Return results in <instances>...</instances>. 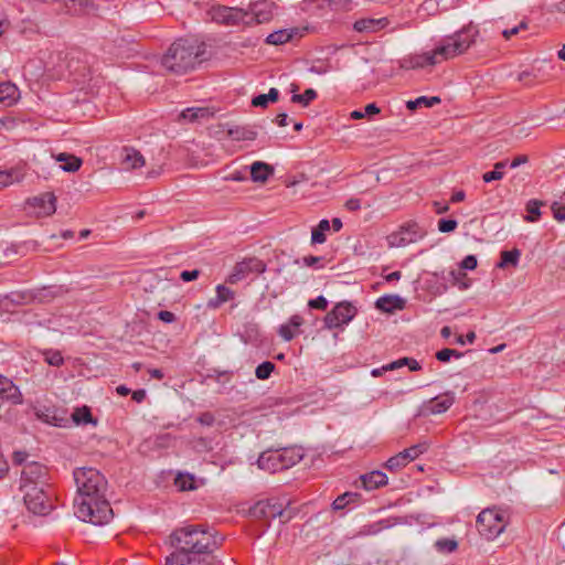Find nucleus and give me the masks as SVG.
<instances>
[{
	"instance_id": "f257e3e1",
	"label": "nucleus",
	"mask_w": 565,
	"mask_h": 565,
	"mask_svg": "<svg viewBox=\"0 0 565 565\" xmlns=\"http://www.w3.org/2000/svg\"><path fill=\"white\" fill-rule=\"evenodd\" d=\"M222 539L204 525H186L174 530L170 544L174 548L166 557V565H214L213 552Z\"/></svg>"
},
{
	"instance_id": "f03ea898",
	"label": "nucleus",
	"mask_w": 565,
	"mask_h": 565,
	"mask_svg": "<svg viewBox=\"0 0 565 565\" xmlns=\"http://www.w3.org/2000/svg\"><path fill=\"white\" fill-rule=\"evenodd\" d=\"M74 480L77 487V497L74 501L75 515L95 525L108 523L113 518V510L106 500L107 480L95 468H77L74 470Z\"/></svg>"
},
{
	"instance_id": "7ed1b4c3",
	"label": "nucleus",
	"mask_w": 565,
	"mask_h": 565,
	"mask_svg": "<svg viewBox=\"0 0 565 565\" xmlns=\"http://www.w3.org/2000/svg\"><path fill=\"white\" fill-rule=\"evenodd\" d=\"M478 33L473 26L463 28L455 34L441 39L434 50L402 58L399 65L405 70H417L454 58L466 53L475 44Z\"/></svg>"
},
{
	"instance_id": "20e7f679",
	"label": "nucleus",
	"mask_w": 565,
	"mask_h": 565,
	"mask_svg": "<svg viewBox=\"0 0 565 565\" xmlns=\"http://www.w3.org/2000/svg\"><path fill=\"white\" fill-rule=\"evenodd\" d=\"M204 53L202 45L194 41L179 39L161 58L162 66L177 74H183L193 70L201 63V55Z\"/></svg>"
},
{
	"instance_id": "39448f33",
	"label": "nucleus",
	"mask_w": 565,
	"mask_h": 565,
	"mask_svg": "<svg viewBox=\"0 0 565 565\" xmlns=\"http://www.w3.org/2000/svg\"><path fill=\"white\" fill-rule=\"evenodd\" d=\"M303 458V450L299 447H285L281 449H267L263 451L256 463L260 470L269 473L287 470Z\"/></svg>"
},
{
	"instance_id": "423d86ee",
	"label": "nucleus",
	"mask_w": 565,
	"mask_h": 565,
	"mask_svg": "<svg viewBox=\"0 0 565 565\" xmlns=\"http://www.w3.org/2000/svg\"><path fill=\"white\" fill-rule=\"evenodd\" d=\"M288 500L267 499L256 502L250 509L249 514L255 519L271 520L281 518L282 522L289 521L294 516V512L287 510Z\"/></svg>"
},
{
	"instance_id": "0eeeda50",
	"label": "nucleus",
	"mask_w": 565,
	"mask_h": 565,
	"mask_svg": "<svg viewBox=\"0 0 565 565\" xmlns=\"http://www.w3.org/2000/svg\"><path fill=\"white\" fill-rule=\"evenodd\" d=\"M507 526L504 513L497 509H484L477 516V529L481 536L493 540L500 535Z\"/></svg>"
},
{
	"instance_id": "6e6552de",
	"label": "nucleus",
	"mask_w": 565,
	"mask_h": 565,
	"mask_svg": "<svg viewBox=\"0 0 565 565\" xmlns=\"http://www.w3.org/2000/svg\"><path fill=\"white\" fill-rule=\"evenodd\" d=\"M46 487L47 486H32L31 483L20 486L24 504L33 514L45 515L52 509L50 497L45 490Z\"/></svg>"
},
{
	"instance_id": "1a4fd4ad",
	"label": "nucleus",
	"mask_w": 565,
	"mask_h": 565,
	"mask_svg": "<svg viewBox=\"0 0 565 565\" xmlns=\"http://www.w3.org/2000/svg\"><path fill=\"white\" fill-rule=\"evenodd\" d=\"M212 21L225 25H239L247 21V11L233 7L214 6L207 11Z\"/></svg>"
},
{
	"instance_id": "9d476101",
	"label": "nucleus",
	"mask_w": 565,
	"mask_h": 565,
	"mask_svg": "<svg viewBox=\"0 0 565 565\" xmlns=\"http://www.w3.org/2000/svg\"><path fill=\"white\" fill-rule=\"evenodd\" d=\"M425 231L415 222H408L392 233L387 239L392 247H403L423 238Z\"/></svg>"
},
{
	"instance_id": "9b49d317",
	"label": "nucleus",
	"mask_w": 565,
	"mask_h": 565,
	"mask_svg": "<svg viewBox=\"0 0 565 565\" xmlns=\"http://www.w3.org/2000/svg\"><path fill=\"white\" fill-rule=\"evenodd\" d=\"M356 315V308L348 301L339 302L324 317V324L328 329L341 328L348 324Z\"/></svg>"
},
{
	"instance_id": "f8f14e48",
	"label": "nucleus",
	"mask_w": 565,
	"mask_h": 565,
	"mask_svg": "<svg viewBox=\"0 0 565 565\" xmlns=\"http://www.w3.org/2000/svg\"><path fill=\"white\" fill-rule=\"evenodd\" d=\"M275 3L269 0H258L249 6L247 11V21L245 25L265 23L271 20L274 15Z\"/></svg>"
},
{
	"instance_id": "ddd939ff",
	"label": "nucleus",
	"mask_w": 565,
	"mask_h": 565,
	"mask_svg": "<svg viewBox=\"0 0 565 565\" xmlns=\"http://www.w3.org/2000/svg\"><path fill=\"white\" fill-rule=\"evenodd\" d=\"M266 269V265L256 258L245 259L241 263H237L233 268V271L230 274L227 281L230 284H236L248 277L252 273L262 274Z\"/></svg>"
},
{
	"instance_id": "4468645a",
	"label": "nucleus",
	"mask_w": 565,
	"mask_h": 565,
	"mask_svg": "<svg viewBox=\"0 0 565 565\" xmlns=\"http://www.w3.org/2000/svg\"><path fill=\"white\" fill-rule=\"evenodd\" d=\"M47 469L43 465L32 461L24 465L21 471L20 486L31 483L32 486H47Z\"/></svg>"
},
{
	"instance_id": "2eb2a0df",
	"label": "nucleus",
	"mask_w": 565,
	"mask_h": 565,
	"mask_svg": "<svg viewBox=\"0 0 565 565\" xmlns=\"http://www.w3.org/2000/svg\"><path fill=\"white\" fill-rule=\"evenodd\" d=\"M56 198L53 193H43L28 200V205L38 216H50L56 211Z\"/></svg>"
},
{
	"instance_id": "dca6fc26",
	"label": "nucleus",
	"mask_w": 565,
	"mask_h": 565,
	"mask_svg": "<svg viewBox=\"0 0 565 565\" xmlns=\"http://www.w3.org/2000/svg\"><path fill=\"white\" fill-rule=\"evenodd\" d=\"M390 25V20L382 18H361L353 24V29L360 33H375Z\"/></svg>"
},
{
	"instance_id": "f3484780",
	"label": "nucleus",
	"mask_w": 565,
	"mask_h": 565,
	"mask_svg": "<svg viewBox=\"0 0 565 565\" xmlns=\"http://www.w3.org/2000/svg\"><path fill=\"white\" fill-rule=\"evenodd\" d=\"M214 110L210 107H189L178 115L179 122H200L214 116Z\"/></svg>"
},
{
	"instance_id": "a211bd4d",
	"label": "nucleus",
	"mask_w": 565,
	"mask_h": 565,
	"mask_svg": "<svg viewBox=\"0 0 565 565\" xmlns=\"http://www.w3.org/2000/svg\"><path fill=\"white\" fill-rule=\"evenodd\" d=\"M0 397L3 401L11 402L14 405L23 403V396L19 387L13 382L0 374Z\"/></svg>"
},
{
	"instance_id": "6ab92c4d",
	"label": "nucleus",
	"mask_w": 565,
	"mask_h": 565,
	"mask_svg": "<svg viewBox=\"0 0 565 565\" xmlns=\"http://www.w3.org/2000/svg\"><path fill=\"white\" fill-rule=\"evenodd\" d=\"M455 403V394L446 392L443 395L431 398L425 406L429 414H443L447 412Z\"/></svg>"
},
{
	"instance_id": "aec40b11",
	"label": "nucleus",
	"mask_w": 565,
	"mask_h": 565,
	"mask_svg": "<svg viewBox=\"0 0 565 565\" xmlns=\"http://www.w3.org/2000/svg\"><path fill=\"white\" fill-rule=\"evenodd\" d=\"M226 129L227 136L234 141H253L257 137V131L252 126H230L222 125Z\"/></svg>"
},
{
	"instance_id": "412c9836",
	"label": "nucleus",
	"mask_w": 565,
	"mask_h": 565,
	"mask_svg": "<svg viewBox=\"0 0 565 565\" xmlns=\"http://www.w3.org/2000/svg\"><path fill=\"white\" fill-rule=\"evenodd\" d=\"M360 479L365 490H374L387 484V476L380 470L362 475Z\"/></svg>"
},
{
	"instance_id": "4be33fe9",
	"label": "nucleus",
	"mask_w": 565,
	"mask_h": 565,
	"mask_svg": "<svg viewBox=\"0 0 565 565\" xmlns=\"http://www.w3.org/2000/svg\"><path fill=\"white\" fill-rule=\"evenodd\" d=\"M404 299L395 295L382 296L375 302L376 308L384 312H393L395 310H401L404 308Z\"/></svg>"
},
{
	"instance_id": "5701e85b",
	"label": "nucleus",
	"mask_w": 565,
	"mask_h": 565,
	"mask_svg": "<svg viewBox=\"0 0 565 565\" xmlns=\"http://www.w3.org/2000/svg\"><path fill=\"white\" fill-rule=\"evenodd\" d=\"M20 98L19 88L11 82L0 83V103L12 106Z\"/></svg>"
},
{
	"instance_id": "b1692460",
	"label": "nucleus",
	"mask_w": 565,
	"mask_h": 565,
	"mask_svg": "<svg viewBox=\"0 0 565 565\" xmlns=\"http://www.w3.org/2000/svg\"><path fill=\"white\" fill-rule=\"evenodd\" d=\"M121 161L126 169H137L145 166L142 154L132 148L122 149Z\"/></svg>"
},
{
	"instance_id": "393cba45",
	"label": "nucleus",
	"mask_w": 565,
	"mask_h": 565,
	"mask_svg": "<svg viewBox=\"0 0 565 565\" xmlns=\"http://www.w3.org/2000/svg\"><path fill=\"white\" fill-rule=\"evenodd\" d=\"M274 173V168L263 161H255L250 166V178L254 182H266Z\"/></svg>"
},
{
	"instance_id": "a878e982",
	"label": "nucleus",
	"mask_w": 565,
	"mask_h": 565,
	"mask_svg": "<svg viewBox=\"0 0 565 565\" xmlns=\"http://www.w3.org/2000/svg\"><path fill=\"white\" fill-rule=\"evenodd\" d=\"M298 32L299 30L296 28L274 31L266 38V43L271 45L285 44L288 41H290L296 34H298Z\"/></svg>"
},
{
	"instance_id": "bb28decb",
	"label": "nucleus",
	"mask_w": 565,
	"mask_h": 565,
	"mask_svg": "<svg viewBox=\"0 0 565 565\" xmlns=\"http://www.w3.org/2000/svg\"><path fill=\"white\" fill-rule=\"evenodd\" d=\"M56 161L63 162L61 169L66 172H76L82 166V159L66 152L58 153Z\"/></svg>"
},
{
	"instance_id": "cd10ccee",
	"label": "nucleus",
	"mask_w": 565,
	"mask_h": 565,
	"mask_svg": "<svg viewBox=\"0 0 565 565\" xmlns=\"http://www.w3.org/2000/svg\"><path fill=\"white\" fill-rule=\"evenodd\" d=\"M330 222L326 218L321 220L311 231V244H323L327 239L326 233L330 231Z\"/></svg>"
},
{
	"instance_id": "c85d7f7f",
	"label": "nucleus",
	"mask_w": 565,
	"mask_h": 565,
	"mask_svg": "<svg viewBox=\"0 0 565 565\" xmlns=\"http://www.w3.org/2000/svg\"><path fill=\"white\" fill-rule=\"evenodd\" d=\"M359 499L360 494L356 492H344L332 502V509L334 511L344 510L350 504L356 503Z\"/></svg>"
},
{
	"instance_id": "c756f323",
	"label": "nucleus",
	"mask_w": 565,
	"mask_h": 565,
	"mask_svg": "<svg viewBox=\"0 0 565 565\" xmlns=\"http://www.w3.org/2000/svg\"><path fill=\"white\" fill-rule=\"evenodd\" d=\"M279 90L275 87H271L267 94H260L252 99V105L254 107H263L266 108L269 103H275L278 100Z\"/></svg>"
},
{
	"instance_id": "7c9ffc66",
	"label": "nucleus",
	"mask_w": 565,
	"mask_h": 565,
	"mask_svg": "<svg viewBox=\"0 0 565 565\" xmlns=\"http://www.w3.org/2000/svg\"><path fill=\"white\" fill-rule=\"evenodd\" d=\"M24 173L20 169L0 171V186H9L23 180Z\"/></svg>"
},
{
	"instance_id": "2f4dec72",
	"label": "nucleus",
	"mask_w": 565,
	"mask_h": 565,
	"mask_svg": "<svg viewBox=\"0 0 565 565\" xmlns=\"http://www.w3.org/2000/svg\"><path fill=\"white\" fill-rule=\"evenodd\" d=\"M402 366H408L411 371H419L422 370L420 363L413 359V358H402L396 361H393L388 363L387 365H384L383 369L386 371H393L396 369H399Z\"/></svg>"
},
{
	"instance_id": "473e14b6",
	"label": "nucleus",
	"mask_w": 565,
	"mask_h": 565,
	"mask_svg": "<svg viewBox=\"0 0 565 565\" xmlns=\"http://www.w3.org/2000/svg\"><path fill=\"white\" fill-rule=\"evenodd\" d=\"M521 252L518 248L511 250H503L501 253V260L498 263V268H505L508 266L516 267L520 260Z\"/></svg>"
},
{
	"instance_id": "72a5a7b5",
	"label": "nucleus",
	"mask_w": 565,
	"mask_h": 565,
	"mask_svg": "<svg viewBox=\"0 0 565 565\" xmlns=\"http://www.w3.org/2000/svg\"><path fill=\"white\" fill-rule=\"evenodd\" d=\"M233 298H234V292L230 288H227L223 285H218L216 287V297L209 301V307L217 308L222 303H224L228 300H232Z\"/></svg>"
},
{
	"instance_id": "f704fd0d",
	"label": "nucleus",
	"mask_w": 565,
	"mask_h": 565,
	"mask_svg": "<svg viewBox=\"0 0 565 565\" xmlns=\"http://www.w3.org/2000/svg\"><path fill=\"white\" fill-rule=\"evenodd\" d=\"M440 102H441V99L438 96H431V97L420 96L414 100H408L406 103V107L409 110H415L418 107H423V106L430 108V107H434L435 105H438Z\"/></svg>"
},
{
	"instance_id": "c9c22d12",
	"label": "nucleus",
	"mask_w": 565,
	"mask_h": 565,
	"mask_svg": "<svg viewBox=\"0 0 565 565\" xmlns=\"http://www.w3.org/2000/svg\"><path fill=\"white\" fill-rule=\"evenodd\" d=\"M388 527H391V524L388 523V521L382 520V521H379V522H374V523H371V524L363 525L359 530V535L360 536L376 535L380 532H382L384 529H388Z\"/></svg>"
},
{
	"instance_id": "e433bc0d",
	"label": "nucleus",
	"mask_w": 565,
	"mask_h": 565,
	"mask_svg": "<svg viewBox=\"0 0 565 565\" xmlns=\"http://www.w3.org/2000/svg\"><path fill=\"white\" fill-rule=\"evenodd\" d=\"M174 484L180 491H189L196 488L195 479L190 473H179L175 477Z\"/></svg>"
},
{
	"instance_id": "4c0bfd02",
	"label": "nucleus",
	"mask_w": 565,
	"mask_h": 565,
	"mask_svg": "<svg viewBox=\"0 0 565 565\" xmlns=\"http://www.w3.org/2000/svg\"><path fill=\"white\" fill-rule=\"evenodd\" d=\"M437 552L441 554H450L458 548V542L455 539L441 537L434 543Z\"/></svg>"
},
{
	"instance_id": "58836bf2",
	"label": "nucleus",
	"mask_w": 565,
	"mask_h": 565,
	"mask_svg": "<svg viewBox=\"0 0 565 565\" xmlns=\"http://www.w3.org/2000/svg\"><path fill=\"white\" fill-rule=\"evenodd\" d=\"M72 419L77 425L95 423L90 409L87 406L76 408L72 414Z\"/></svg>"
},
{
	"instance_id": "ea45409f",
	"label": "nucleus",
	"mask_w": 565,
	"mask_h": 565,
	"mask_svg": "<svg viewBox=\"0 0 565 565\" xmlns=\"http://www.w3.org/2000/svg\"><path fill=\"white\" fill-rule=\"evenodd\" d=\"M508 161H499L494 164V170L491 172H486L482 175V179L486 183L501 180L503 178V170L508 167Z\"/></svg>"
},
{
	"instance_id": "a19ab883",
	"label": "nucleus",
	"mask_w": 565,
	"mask_h": 565,
	"mask_svg": "<svg viewBox=\"0 0 565 565\" xmlns=\"http://www.w3.org/2000/svg\"><path fill=\"white\" fill-rule=\"evenodd\" d=\"M316 98L317 92L313 88H308L303 92V94H294L291 96V102L306 107Z\"/></svg>"
},
{
	"instance_id": "79ce46f5",
	"label": "nucleus",
	"mask_w": 565,
	"mask_h": 565,
	"mask_svg": "<svg viewBox=\"0 0 565 565\" xmlns=\"http://www.w3.org/2000/svg\"><path fill=\"white\" fill-rule=\"evenodd\" d=\"M542 202L537 200H530L526 204L527 215L524 217L526 222H536L541 215Z\"/></svg>"
},
{
	"instance_id": "37998d69",
	"label": "nucleus",
	"mask_w": 565,
	"mask_h": 565,
	"mask_svg": "<svg viewBox=\"0 0 565 565\" xmlns=\"http://www.w3.org/2000/svg\"><path fill=\"white\" fill-rule=\"evenodd\" d=\"M427 450L426 444H417L402 451L404 459L409 463Z\"/></svg>"
},
{
	"instance_id": "c03bdc74",
	"label": "nucleus",
	"mask_w": 565,
	"mask_h": 565,
	"mask_svg": "<svg viewBox=\"0 0 565 565\" xmlns=\"http://www.w3.org/2000/svg\"><path fill=\"white\" fill-rule=\"evenodd\" d=\"M274 370L275 364L270 361H265L256 367L255 375L258 380H267L269 379Z\"/></svg>"
},
{
	"instance_id": "a18cd8bd",
	"label": "nucleus",
	"mask_w": 565,
	"mask_h": 565,
	"mask_svg": "<svg viewBox=\"0 0 565 565\" xmlns=\"http://www.w3.org/2000/svg\"><path fill=\"white\" fill-rule=\"evenodd\" d=\"M407 465H408V462H407V460L404 459L402 451L398 452L397 455L391 457L385 463L386 468L391 471H397Z\"/></svg>"
},
{
	"instance_id": "49530a36",
	"label": "nucleus",
	"mask_w": 565,
	"mask_h": 565,
	"mask_svg": "<svg viewBox=\"0 0 565 565\" xmlns=\"http://www.w3.org/2000/svg\"><path fill=\"white\" fill-rule=\"evenodd\" d=\"M44 360L52 366H61L64 363V359L60 351L47 350L44 352Z\"/></svg>"
},
{
	"instance_id": "de8ad7c7",
	"label": "nucleus",
	"mask_w": 565,
	"mask_h": 565,
	"mask_svg": "<svg viewBox=\"0 0 565 565\" xmlns=\"http://www.w3.org/2000/svg\"><path fill=\"white\" fill-rule=\"evenodd\" d=\"M462 353L454 349H443L436 353V359L440 362H449L451 358L459 359Z\"/></svg>"
},
{
	"instance_id": "09e8293b",
	"label": "nucleus",
	"mask_w": 565,
	"mask_h": 565,
	"mask_svg": "<svg viewBox=\"0 0 565 565\" xmlns=\"http://www.w3.org/2000/svg\"><path fill=\"white\" fill-rule=\"evenodd\" d=\"M529 24L525 20H522L518 25L511 28V29H504L502 30V35L505 40L511 39L513 35H516L522 30H527Z\"/></svg>"
},
{
	"instance_id": "8fccbe9b",
	"label": "nucleus",
	"mask_w": 565,
	"mask_h": 565,
	"mask_svg": "<svg viewBox=\"0 0 565 565\" xmlns=\"http://www.w3.org/2000/svg\"><path fill=\"white\" fill-rule=\"evenodd\" d=\"M458 226V222L456 220H450V218H441L439 220L438 222V230L441 232V233H449V232H452L457 228Z\"/></svg>"
},
{
	"instance_id": "3c124183",
	"label": "nucleus",
	"mask_w": 565,
	"mask_h": 565,
	"mask_svg": "<svg viewBox=\"0 0 565 565\" xmlns=\"http://www.w3.org/2000/svg\"><path fill=\"white\" fill-rule=\"evenodd\" d=\"M352 0H328L327 4L332 10H350Z\"/></svg>"
},
{
	"instance_id": "603ef678",
	"label": "nucleus",
	"mask_w": 565,
	"mask_h": 565,
	"mask_svg": "<svg viewBox=\"0 0 565 565\" xmlns=\"http://www.w3.org/2000/svg\"><path fill=\"white\" fill-rule=\"evenodd\" d=\"M297 334V330H295L292 327H290V324L286 323V324H282L280 326L279 328V335L285 340V341H290L292 340Z\"/></svg>"
},
{
	"instance_id": "864d4df0",
	"label": "nucleus",
	"mask_w": 565,
	"mask_h": 565,
	"mask_svg": "<svg viewBox=\"0 0 565 565\" xmlns=\"http://www.w3.org/2000/svg\"><path fill=\"white\" fill-rule=\"evenodd\" d=\"M551 210L553 212V216L558 222L565 221V205L554 202L551 206Z\"/></svg>"
},
{
	"instance_id": "5fc2aeb1",
	"label": "nucleus",
	"mask_w": 565,
	"mask_h": 565,
	"mask_svg": "<svg viewBox=\"0 0 565 565\" xmlns=\"http://www.w3.org/2000/svg\"><path fill=\"white\" fill-rule=\"evenodd\" d=\"M308 306L311 309L326 310L328 307V300L323 296H318L315 299H310Z\"/></svg>"
},
{
	"instance_id": "6e6d98bb",
	"label": "nucleus",
	"mask_w": 565,
	"mask_h": 565,
	"mask_svg": "<svg viewBox=\"0 0 565 565\" xmlns=\"http://www.w3.org/2000/svg\"><path fill=\"white\" fill-rule=\"evenodd\" d=\"M478 265L475 255H468L460 262V268L465 270H473Z\"/></svg>"
},
{
	"instance_id": "4d7b16f0",
	"label": "nucleus",
	"mask_w": 565,
	"mask_h": 565,
	"mask_svg": "<svg viewBox=\"0 0 565 565\" xmlns=\"http://www.w3.org/2000/svg\"><path fill=\"white\" fill-rule=\"evenodd\" d=\"M38 417L44 423L52 424L54 426H61L62 419H57L55 415H50L49 413H36Z\"/></svg>"
},
{
	"instance_id": "13d9d810",
	"label": "nucleus",
	"mask_w": 565,
	"mask_h": 565,
	"mask_svg": "<svg viewBox=\"0 0 565 565\" xmlns=\"http://www.w3.org/2000/svg\"><path fill=\"white\" fill-rule=\"evenodd\" d=\"M322 258L318 256H306L301 259V264L307 267L318 266L321 267Z\"/></svg>"
},
{
	"instance_id": "bf43d9fd",
	"label": "nucleus",
	"mask_w": 565,
	"mask_h": 565,
	"mask_svg": "<svg viewBox=\"0 0 565 565\" xmlns=\"http://www.w3.org/2000/svg\"><path fill=\"white\" fill-rule=\"evenodd\" d=\"M200 275V271L198 269H193V270H183L180 275L181 279L183 281H192L194 279H196Z\"/></svg>"
},
{
	"instance_id": "052dcab7",
	"label": "nucleus",
	"mask_w": 565,
	"mask_h": 565,
	"mask_svg": "<svg viewBox=\"0 0 565 565\" xmlns=\"http://www.w3.org/2000/svg\"><path fill=\"white\" fill-rule=\"evenodd\" d=\"M475 339H476V333L473 331H470L466 334V337L458 335L456 339V342L463 345L466 342L473 343Z\"/></svg>"
},
{
	"instance_id": "680f3d73",
	"label": "nucleus",
	"mask_w": 565,
	"mask_h": 565,
	"mask_svg": "<svg viewBox=\"0 0 565 565\" xmlns=\"http://www.w3.org/2000/svg\"><path fill=\"white\" fill-rule=\"evenodd\" d=\"M158 318L167 323H171L175 320V316L171 311L162 310L158 313Z\"/></svg>"
},
{
	"instance_id": "e2e57ef3",
	"label": "nucleus",
	"mask_w": 565,
	"mask_h": 565,
	"mask_svg": "<svg viewBox=\"0 0 565 565\" xmlns=\"http://www.w3.org/2000/svg\"><path fill=\"white\" fill-rule=\"evenodd\" d=\"M527 160H529L527 156H524V154L518 156V157H515V158L510 162L509 167H510L511 169H515V168H518L519 166L526 163V162H527Z\"/></svg>"
},
{
	"instance_id": "0e129e2a",
	"label": "nucleus",
	"mask_w": 565,
	"mask_h": 565,
	"mask_svg": "<svg viewBox=\"0 0 565 565\" xmlns=\"http://www.w3.org/2000/svg\"><path fill=\"white\" fill-rule=\"evenodd\" d=\"M345 207L350 211H358L361 209V202L359 199L351 198L345 202Z\"/></svg>"
},
{
	"instance_id": "69168bd1",
	"label": "nucleus",
	"mask_w": 565,
	"mask_h": 565,
	"mask_svg": "<svg viewBox=\"0 0 565 565\" xmlns=\"http://www.w3.org/2000/svg\"><path fill=\"white\" fill-rule=\"evenodd\" d=\"M380 113V108L376 106V104L374 103H371V104H367L364 108V114H365V117L366 116H372V115H376Z\"/></svg>"
},
{
	"instance_id": "338daca9",
	"label": "nucleus",
	"mask_w": 565,
	"mask_h": 565,
	"mask_svg": "<svg viewBox=\"0 0 565 565\" xmlns=\"http://www.w3.org/2000/svg\"><path fill=\"white\" fill-rule=\"evenodd\" d=\"M302 323L303 319L298 315L292 316L288 321V324H290L295 330H297Z\"/></svg>"
},
{
	"instance_id": "774afa93",
	"label": "nucleus",
	"mask_w": 565,
	"mask_h": 565,
	"mask_svg": "<svg viewBox=\"0 0 565 565\" xmlns=\"http://www.w3.org/2000/svg\"><path fill=\"white\" fill-rule=\"evenodd\" d=\"M146 391L145 390H137L132 392V399L137 403H141L146 398Z\"/></svg>"
}]
</instances>
